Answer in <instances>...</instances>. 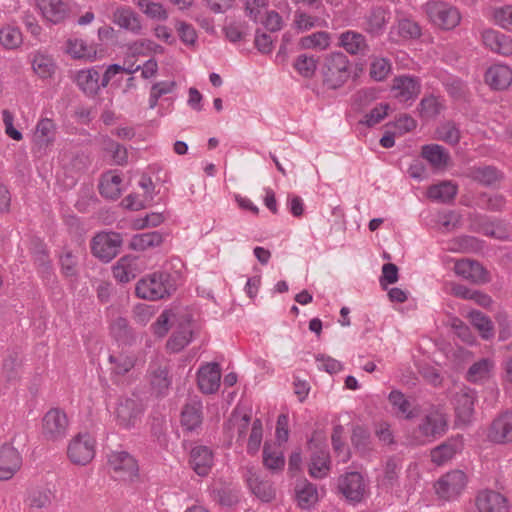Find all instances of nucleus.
Listing matches in <instances>:
<instances>
[{
    "label": "nucleus",
    "instance_id": "nucleus-1",
    "mask_svg": "<svg viewBox=\"0 0 512 512\" xmlns=\"http://www.w3.org/2000/svg\"><path fill=\"white\" fill-rule=\"evenodd\" d=\"M179 275L162 270L141 278L135 287L138 298L156 301L171 296L177 289Z\"/></svg>",
    "mask_w": 512,
    "mask_h": 512
},
{
    "label": "nucleus",
    "instance_id": "nucleus-2",
    "mask_svg": "<svg viewBox=\"0 0 512 512\" xmlns=\"http://www.w3.org/2000/svg\"><path fill=\"white\" fill-rule=\"evenodd\" d=\"M323 85L328 89L342 87L351 76L350 63L342 52L328 54L321 68Z\"/></svg>",
    "mask_w": 512,
    "mask_h": 512
},
{
    "label": "nucleus",
    "instance_id": "nucleus-3",
    "mask_svg": "<svg viewBox=\"0 0 512 512\" xmlns=\"http://www.w3.org/2000/svg\"><path fill=\"white\" fill-rule=\"evenodd\" d=\"M447 430V416L438 406L431 405L421 418L416 433L424 442H433L442 437Z\"/></svg>",
    "mask_w": 512,
    "mask_h": 512
},
{
    "label": "nucleus",
    "instance_id": "nucleus-4",
    "mask_svg": "<svg viewBox=\"0 0 512 512\" xmlns=\"http://www.w3.org/2000/svg\"><path fill=\"white\" fill-rule=\"evenodd\" d=\"M337 491L353 505L363 502L370 494L368 483L357 471L340 475L337 480Z\"/></svg>",
    "mask_w": 512,
    "mask_h": 512
},
{
    "label": "nucleus",
    "instance_id": "nucleus-5",
    "mask_svg": "<svg viewBox=\"0 0 512 512\" xmlns=\"http://www.w3.org/2000/svg\"><path fill=\"white\" fill-rule=\"evenodd\" d=\"M122 243L123 238L120 233L102 231L92 238L91 252L101 262L108 263L119 254Z\"/></svg>",
    "mask_w": 512,
    "mask_h": 512
},
{
    "label": "nucleus",
    "instance_id": "nucleus-6",
    "mask_svg": "<svg viewBox=\"0 0 512 512\" xmlns=\"http://www.w3.org/2000/svg\"><path fill=\"white\" fill-rule=\"evenodd\" d=\"M425 11L434 25L444 30L455 28L461 20L458 9L444 1H429Z\"/></svg>",
    "mask_w": 512,
    "mask_h": 512
},
{
    "label": "nucleus",
    "instance_id": "nucleus-7",
    "mask_svg": "<svg viewBox=\"0 0 512 512\" xmlns=\"http://www.w3.org/2000/svg\"><path fill=\"white\" fill-rule=\"evenodd\" d=\"M108 465L118 480L133 482L139 477L138 461L127 451H112Z\"/></svg>",
    "mask_w": 512,
    "mask_h": 512
},
{
    "label": "nucleus",
    "instance_id": "nucleus-8",
    "mask_svg": "<svg viewBox=\"0 0 512 512\" xmlns=\"http://www.w3.org/2000/svg\"><path fill=\"white\" fill-rule=\"evenodd\" d=\"M69 421L60 408H51L42 419V436L46 441H62L68 432Z\"/></svg>",
    "mask_w": 512,
    "mask_h": 512
},
{
    "label": "nucleus",
    "instance_id": "nucleus-9",
    "mask_svg": "<svg viewBox=\"0 0 512 512\" xmlns=\"http://www.w3.org/2000/svg\"><path fill=\"white\" fill-rule=\"evenodd\" d=\"M94 439L87 433L78 434L69 443L67 455L76 465L88 464L95 455Z\"/></svg>",
    "mask_w": 512,
    "mask_h": 512
},
{
    "label": "nucleus",
    "instance_id": "nucleus-10",
    "mask_svg": "<svg viewBox=\"0 0 512 512\" xmlns=\"http://www.w3.org/2000/svg\"><path fill=\"white\" fill-rule=\"evenodd\" d=\"M57 126L50 118H41L35 127L33 135V152L38 155L47 153L56 140Z\"/></svg>",
    "mask_w": 512,
    "mask_h": 512
},
{
    "label": "nucleus",
    "instance_id": "nucleus-11",
    "mask_svg": "<svg viewBox=\"0 0 512 512\" xmlns=\"http://www.w3.org/2000/svg\"><path fill=\"white\" fill-rule=\"evenodd\" d=\"M467 483V477L461 470H453L443 475L436 483L435 489L439 497L450 500L458 496Z\"/></svg>",
    "mask_w": 512,
    "mask_h": 512
},
{
    "label": "nucleus",
    "instance_id": "nucleus-12",
    "mask_svg": "<svg viewBox=\"0 0 512 512\" xmlns=\"http://www.w3.org/2000/svg\"><path fill=\"white\" fill-rule=\"evenodd\" d=\"M203 404L200 400L190 399L182 408L181 427L186 433L199 434L203 424Z\"/></svg>",
    "mask_w": 512,
    "mask_h": 512
},
{
    "label": "nucleus",
    "instance_id": "nucleus-13",
    "mask_svg": "<svg viewBox=\"0 0 512 512\" xmlns=\"http://www.w3.org/2000/svg\"><path fill=\"white\" fill-rule=\"evenodd\" d=\"M454 271L469 282L482 285L491 281L488 270L476 260L461 259L455 263Z\"/></svg>",
    "mask_w": 512,
    "mask_h": 512
},
{
    "label": "nucleus",
    "instance_id": "nucleus-14",
    "mask_svg": "<svg viewBox=\"0 0 512 512\" xmlns=\"http://www.w3.org/2000/svg\"><path fill=\"white\" fill-rule=\"evenodd\" d=\"M488 439L496 444L512 442V411L506 410L499 414L490 424Z\"/></svg>",
    "mask_w": 512,
    "mask_h": 512
},
{
    "label": "nucleus",
    "instance_id": "nucleus-15",
    "mask_svg": "<svg viewBox=\"0 0 512 512\" xmlns=\"http://www.w3.org/2000/svg\"><path fill=\"white\" fill-rule=\"evenodd\" d=\"M421 81L416 76L402 75L393 81L394 97L399 102L415 100L421 93Z\"/></svg>",
    "mask_w": 512,
    "mask_h": 512
},
{
    "label": "nucleus",
    "instance_id": "nucleus-16",
    "mask_svg": "<svg viewBox=\"0 0 512 512\" xmlns=\"http://www.w3.org/2000/svg\"><path fill=\"white\" fill-rule=\"evenodd\" d=\"M142 413L139 401L131 398L121 399L115 411L118 425L125 429L134 427Z\"/></svg>",
    "mask_w": 512,
    "mask_h": 512
},
{
    "label": "nucleus",
    "instance_id": "nucleus-17",
    "mask_svg": "<svg viewBox=\"0 0 512 512\" xmlns=\"http://www.w3.org/2000/svg\"><path fill=\"white\" fill-rule=\"evenodd\" d=\"M479 512H509L508 499L494 490L480 491L475 499Z\"/></svg>",
    "mask_w": 512,
    "mask_h": 512
},
{
    "label": "nucleus",
    "instance_id": "nucleus-18",
    "mask_svg": "<svg viewBox=\"0 0 512 512\" xmlns=\"http://www.w3.org/2000/svg\"><path fill=\"white\" fill-rule=\"evenodd\" d=\"M391 19L390 11L382 6H375L365 15L364 30L373 37L381 36Z\"/></svg>",
    "mask_w": 512,
    "mask_h": 512
},
{
    "label": "nucleus",
    "instance_id": "nucleus-19",
    "mask_svg": "<svg viewBox=\"0 0 512 512\" xmlns=\"http://www.w3.org/2000/svg\"><path fill=\"white\" fill-rule=\"evenodd\" d=\"M213 463L214 455L208 446L198 445L191 449L189 465L198 476H207L213 467Z\"/></svg>",
    "mask_w": 512,
    "mask_h": 512
},
{
    "label": "nucleus",
    "instance_id": "nucleus-20",
    "mask_svg": "<svg viewBox=\"0 0 512 512\" xmlns=\"http://www.w3.org/2000/svg\"><path fill=\"white\" fill-rule=\"evenodd\" d=\"M22 457L14 447L4 444L0 447V480H8L20 469Z\"/></svg>",
    "mask_w": 512,
    "mask_h": 512
},
{
    "label": "nucleus",
    "instance_id": "nucleus-21",
    "mask_svg": "<svg viewBox=\"0 0 512 512\" xmlns=\"http://www.w3.org/2000/svg\"><path fill=\"white\" fill-rule=\"evenodd\" d=\"M221 369L218 363H208L197 373L199 389L205 394L215 393L220 386Z\"/></svg>",
    "mask_w": 512,
    "mask_h": 512
},
{
    "label": "nucleus",
    "instance_id": "nucleus-22",
    "mask_svg": "<svg viewBox=\"0 0 512 512\" xmlns=\"http://www.w3.org/2000/svg\"><path fill=\"white\" fill-rule=\"evenodd\" d=\"M100 74L97 67L79 70L75 76V83L79 90L87 97L94 98L101 90Z\"/></svg>",
    "mask_w": 512,
    "mask_h": 512
},
{
    "label": "nucleus",
    "instance_id": "nucleus-23",
    "mask_svg": "<svg viewBox=\"0 0 512 512\" xmlns=\"http://www.w3.org/2000/svg\"><path fill=\"white\" fill-rule=\"evenodd\" d=\"M388 400L395 411V415L399 418L413 420L421 414L420 406L412 405L401 391L392 390L388 395Z\"/></svg>",
    "mask_w": 512,
    "mask_h": 512
},
{
    "label": "nucleus",
    "instance_id": "nucleus-24",
    "mask_svg": "<svg viewBox=\"0 0 512 512\" xmlns=\"http://www.w3.org/2000/svg\"><path fill=\"white\" fill-rule=\"evenodd\" d=\"M484 45L491 51L508 56L512 54V39L497 30L488 29L482 33Z\"/></svg>",
    "mask_w": 512,
    "mask_h": 512
},
{
    "label": "nucleus",
    "instance_id": "nucleus-25",
    "mask_svg": "<svg viewBox=\"0 0 512 512\" xmlns=\"http://www.w3.org/2000/svg\"><path fill=\"white\" fill-rule=\"evenodd\" d=\"M485 82L493 90H504L512 83V71L507 65H493L485 73Z\"/></svg>",
    "mask_w": 512,
    "mask_h": 512
},
{
    "label": "nucleus",
    "instance_id": "nucleus-26",
    "mask_svg": "<svg viewBox=\"0 0 512 512\" xmlns=\"http://www.w3.org/2000/svg\"><path fill=\"white\" fill-rule=\"evenodd\" d=\"M37 6L43 17L53 24L61 23L68 16V5L62 0H38Z\"/></svg>",
    "mask_w": 512,
    "mask_h": 512
},
{
    "label": "nucleus",
    "instance_id": "nucleus-27",
    "mask_svg": "<svg viewBox=\"0 0 512 512\" xmlns=\"http://www.w3.org/2000/svg\"><path fill=\"white\" fill-rule=\"evenodd\" d=\"M468 176L475 182L485 186L493 187L499 183L504 175L495 166L484 165L474 166L469 169Z\"/></svg>",
    "mask_w": 512,
    "mask_h": 512
},
{
    "label": "nucleus",
    "instance_id": "nucleus-28",
    "mask_svg": "<svg viewBox=\"0 0 512 512\" xmlns=\"http://www.w3.org/2000/svg\"><path fill=\"white\" fill-rule=\"evenodd\" d=\"M461 449V440L459 438H450L431 450V461L437 466H441L451 460Z\"/></svg>",
    "mask_w": 512,
    "mask_h": 512
},
{
    "label": "nucleus",
    "instance_id": "nucleus-29",
    "mask_svg": "<svg viewBox=\"0 0 512 512\" xmlns=\"http://www.w3.org/2000/svg\"><path fill=\"white\" fill-rule=\"evenodd\" d=\"M246 481L251 492L263 502H269L275 497L272 484L269 481L261 480L253 469L247 471Z\"/></svg>",
    "mask_w": 512,
    "mask_h": 512
},
{
    "label": "nucleus",
    "instance_id": "nucleus-30",
    "mask_svg": "<svg viewBox=\"0 0 512 512\" xmlns=\"http://www.w3.org/2000/svg\"><path fill=\"white\" fill-rule=\"evenodd\" d=\"M421 156L434 168H444L450 161V154L439 144H426L421 148Z\"/></svg>",
    "mask_w": 512,
    "mask_h": 512
},
{
    "label": "nucleus",
    "instance_id": "nucleus-31",
    "mask_svg": "<svg viewBox=\"0 0 512 512\" xmlns=\"http://www.w3.org/2000/svg\"><path fill=\"white\" fill-rule=\"evenodd\" d=\"M421 29L418 23L404 18L398 21L397 25L392 27L389 32V39L398 42L400 39L409 40L420 37Z\"/></svg>",
    "mask_w": 512,
    "mask_h": 512
},
{
    "label": "nucleus",
    "instance_id": "nucleus-32",
    "mask_svg": "<svg viewBox=\"0 0 512 512\" xmlns=\"http://www.w3.org/2000/svg\"><path fill=\"white\" fill-rule=\"evenodd\" d=\"M295 492L297 504L301 509L309 510L318 501L317 487L306 479L297 483Z\"/></svg>",
    "mask_w": 512,
    "mask_h": 512
},
{
    "label": "nucleus",
    "instance_id": "nucleus-33",
    "mask_svg": "<svg viewBox=\"0 0 512 512\" xmlns=\"http://www.w3.org/2000/svg\"><path fill=\"white\" fill-rule=\"evenodd\" d=\"M458 192V186L452 181H442L431 185L427 190V196L431 200L440 203H449L454 200Z\"/></svg>",
    "mask_w": 512,
    "mask_h": 512
},
{
    "label": "nucleus",
    "instance_id": "nucleus-34",
    "mask_svg": "<svg viewBox=\"0 0 512 512\" xmlns=\"http://www.w3.org/2000/svg\"><path fill=\"white\" fill-rule=\"evenodd\" d=\"M468 318L483 340L488 341L494 338V324L489 316L479 310H471L468 313Z\"/></svg>",
    "mask_w": 512,
    "mask_h": 512
},
{
    "label": "nucleus",
    "instance_id": "nucleus-35",
    "mask_svg": "<svg viewBox=\"0 0 512 512\" xmlns=\"http://www.w3.org/2000/svg\"><path fill=\"white\" fill-rule=\"evenodd\" d=\"M193 331L189 320L181 323L167 341V348L172 352H179L192 340Z\"/></svg>",
    "mask_w": 512,
    "mask_h": 512
},
{
    "label": "nucleus",
    "instance_id": "nucleus-36",
    "mask_svg": "<svg viewBox=\"0 0 512 512\" xmlns=\"http://www.w3.org/2000/svg\"><path fill=\"white\" fill-rule=\"evenodd\" d=\"M150 375L151 387L157 396L163 397L167 395L172 384V379L169 376L168 368L166 366H158L155 369L150 367Z\"/></svg>",
    "mask_w": 512,
    "mask_h": 512
},
{
    "label": "nucleus",
    "instance_id": "nucleus-37",
    "mask_svg": "<svg viewBox=\"0 0 512 512\" xmlns=\"http://www.w3.org/2000/svg\"><path fill=\"white\" fill-rule=\"evenodd\" d=\"M67 52L76 59L96 60L97 49L94 44H88L82 39H68Z\"/></svg>",
    "mask_w": 512,
    "mask_h": 512
},
{
    "label": "nucleus",
    "instance_id": "nucleus-38",
    "mask_svg": "<svg viewBox=\"0 0 512 512\" xmlns=\"http://www.w3.org/2000/svg\"><path fill=\"white\" fill-rule=\"evenodd\" d=\"M339 39L340 46L352 55L363 53L367 48L365 36L356 31H345Z\"/></svg>",
    "mask_w": 512,
    "mask_h": 512
},
{
    "label": "nucleus",
    "instance_id": "nucleus-39",
    "mask_svg": "<svg viewBox=\"0 0 512 512\" xmlns=\"http://www.w3.org/2000/svg\"><path fill=\"white\" fill-rule=\"evenodd\" d=\"M163 240V235L159 231L136 234L132 237L129 247L135 251H145L160 246Z\"/></svg>",
    "mask_w": 512,
    "mask_h": 512
},
{
    "label": "nucleus",
    "instance_id": "nucleus-40",
    "mask_svg": "<svg viewBox=\"0 0 512 512\" xmlns=\"http://www.w3.org/2000/svg\"><path fill=\"white\" fill-rule=\"evenodd\" d=\"M330 470V455L328 450L311 453L309 474L314 478H324Z\"/></svg>",
    "mask_w": 512,
    "mask_h": 512
},
{
    "label": "nucleus",
    "instance_id": "nucleus-41",
    "mask_svg": "<svg viewBox=\"0 0 512 512\" xmlns=\"http://www.w3.org/2000/svg\"><path fill=\"white\" fill-rule=\"evenodd\" d=\"M475 398L469 393H462L456 398L455 414L459 422L468 424L474 414Z\"/></svg>",
    "mask_w": 512,
    "mask_h": 512
},
{
    "label": "nucleus",
    "instance_id": "nucleus-42",
    "mask_svg": "<svg viewBox=\"0 0 512 512\" xmlns=\"http://www.w3.org/2000/svg\"><path fill=\"white\" fill-rule=\"evenodd\" d=\"M113 338L121 345H131L134 335L128 320L124 317H117L110 326Z\"/></svg>",
    "mask_w": 512,
    "mask_h": 512
},
{
    "label": "nucleus",
    "instance_id": "nucleus-43",
    "mask_svg": "<svg viewBox=\"0 0 512 512\" xmlns=\"http://www.w3.org/2000/svg\"><path fill=\"white\" fill-rule=\"evenodd\" d=\"M436 138L449 145L460 142L461 132L459 126L452 120L440 123L435 130Z\"/></svg>",
    "mask_w": 512,
    "mask_h": 512
},
{
    "label": "nucleus",
    "instance_id": "nucleus-44",
    "mask_svg": "<svg viewBox=\"0 0 512 512\" xmlns=\"http://www.w3.org/2000/svg\"><path fill=\"white\" fill-rule=\"evenodd\" d=\"M115 22L121 28L129 30L135 34L141 31V22L139 15L130 8H123L115 13Z\"/></svg>",
    "mask_w": 512,
    "mask_h": 512
},
{
    "label": "nucleus",
    "instance_id": "nucleus-45",
    "mask_svg": "<svg viewBox=\"0 0 512 512\" xmlns=\"http://www.w3.org/2000/svg\"><path fill=\"white\" fill-rule=\"evenodd\" d=\"M31 254L39 272L44 275H49L51 273V261L46 245L41 241L34 242Z\"/></svg>",
    "mask_w": 512,
    "mask_h": 512
},
{
    "label": "nucleus",
    "instance_id": "nucleus-46",
    "mask_svg": "<svg viewBox=\"0 0 512 512\" xmlns=\"http://www.w3.org/2000/svg\"><path fill=\"white\" fill-rule=\"evenodd\" d=\"M121 183L119 175H104L99 183V193L107 199L116 200L121 195Z\"/></svg>",
    "mask_w": 512,
    "mask_h": 512
},
{
    "label": "nucleus",
    "instance_id": "nucleus-47",
    "mask_svg": "<svg viewBox=\"0 0 512 512\" xmlns=\"http://www.w3.org/2000/svg\"><path fill=\"white\" fill-rule=\"evenodd\" d=\"M32 67L37 75L45 79L55 73L56 64L51 56L38 52L34 55Z\"/></svg>",
    "mask_w": 512,
    "mask_h": 512
},
{
    "label": "nucleus",
    "instance_id": "nucleus-48",
    "mask_svg": "<svg viewBox=\"0 0 512 512\" xmlns=\"http://www.w3.org/2000/svg\"><path fill=\"white\" fill-rule=\"evenodd\" d=\"M151 435L157 444L163 448H167L169 437L167 434V421L162 415L153 416L150 424Z\"/></svg>",
    "mask_w": 512,
    "mask_h": 512
},
{
    "label": "nucleus",
    "instance_id": "nucleus-49",
    "mask_svg": "<svg viewBox=\"0 0 512 512\" xmlns=\"http://www.w3.org/2000/svg\"><path fill=\"white\" fill-rule=\"evenodd\" d=\"M263 465L274 473L282 471L285 465L283 453L272 451L271 445L267 442L263 446Z\"/></svg>",
    "mask_w": 512,
    "mask_h": 512
},
{
    "label": "nucleus",
    "instance_id": "nucleus-50",
    "mask_svg": "<svg viewBox=\"0 0 512 512\" xmlns=\"http://www.w3.org/2000/svg\"><path fill=\"white\" fill-rule=\"evenodd\" d=\"M478 204L482 209L501 212L506 206V199L501 194L481 193L478 198Z\"/></svg>",
    "mask_w": 512,
    "mask_h": 512
},
{
    "label": "nucleus",
    "instance_id": "nucleus-51",
    "mask_svg": "<svg viewBox=\"0 0 512 512\" xmlns=\"http://www.w3.org/2000/svg\"><path fill=\"white\" fill-rule=\"evenodd\" d=\"M0 43L6 49H15L22 43V33L18 27L6 26L0 30Z\"/></svg>",
    "mask_w": 512,
    "mask_h": 512
},
{
    "label": "nucleus",
    "instance_id": "nucleus-52",
    "mask_svg": "<svg viewBox=\"0 0 512 512\" xmlns=\"http://www.w3.org/2000/svg\"><path fill=\"white\" fill-rule=\"evenodd\" d=\"M493 363L488 358H482L479 361L473 363L467 372V380L470 382H477L488 377Z\"/></svg>",
    "mask_w": 512,
    "mask_h": 512
},
{
    "label": "nucleus",
    "instance_id": "nucleus-53",
    "mask_svg": "<svg viewBox=\"0 0 512 512\" xmlns=\"http://www.w3.org/2000/svg\"><path fill=\"white\" fill-rule=\"evenodd\" d=\"M418 112L423 119H432L440 114L441 105L434 95L425 96L418 104Z\"/></svg>",
    "mask_w": 512,
    "mask_h": 512
},
{
    "label": "nucleus",
    "instance_id": "nucleus-54",
    "mask_svg": "<svg viewBox=\"0 0 512 512\" xmlns=\"http://www.w3.org/2000/svg\"><path fill=\"white\" fill-rule=\"evenodd\" d=\"M136 4L151 19L165 21L168 18V13L161 3L150 0H137Z\"/></svg>",
    "mask_w": 512,
    "mask_h": 512
},
{
    "label": "nucleus",
    "instance_id": "nucleus-55",
    "mask_svg": "<svg viewBox=\"0 0 512 512\" xmlns=\"http://www.w3.org/2000/svg\"><path fill=\"white\" fill-rule=\"evenodd\" d=\"M400 470V459L395 456L388 458L384 469L383 485L391 488L395 486L398 482Z\"/></svg>",
    "mask_w": 512,
    "mask_h": 512
},
{
    "label": "nucleus",
    "instance_id": "nucleus-56",
    "mask_svg": "<svg viewBox=\"0 0 512 512\" xmlns=\"http://www.w3.org/2000/svg\"><path fill=\"white\" fill-rule=\"evenodd\" d=\"M329 33L318 31L311 35L302 37L299 45L302 49L320 48L325 49L329 45Z\"/></svg>",
    "mask_w": 512,
    "mask_h": 512
},
{
    "label": "nucleus",
    "instance_id": "nucleus-57",
    "mask_svg": "<svg viewBox=\"0 0 512 512\" xmlns=\"http://www.w3.org/2000/svg\"><path fill=\"white\" fill-rule=\"evenodd\" d=\"M293 66L301 76L310 78L317 69V59L313 55L301 54L296 58Z\"/></svg>",
    "mask_w": 512,
    "mask_h": 512
},
{
    "label": "nucleus",
    "instance_id": "nucleus-58",
    "mask_svg": "<svg viewBox=\"0 0 512 512\" xmlns=\"http://www.w3.org/2000/svg\"><path fill=\"white\" fill-rule=\"evenodd\" d=\"M263 437V425L260 419H255L252 423L251 433L247 443V453L249 455H255L261 446Z\"/></svg>",
    "mask_w": 512,
    "mask_h": 512
},
{
    "label": "nucleus",
    "instance_id": "nucleus-59",
    "mask_svg": "<svg viewBox=\"0 0 512 512\" xmlns=\"http://www.w3.org/2000/svg\"><path fill=\"white\" fill-rule=\"evenodd\" d=\"M213 499L221 506L231 507L239 501L238 491L230 487L216 488Z\"/></svg>",
    "mask_w": 512,
    "mask_h": 512
},
{
    "label": "nucleus",
    "instance_id": "nucleus-60",
    "mask_svg": "<svg viewBox=\"0 0 512 512\" xmlns=\"http://www.w3.org/2000/svg\"><path fill=\"white\" fill-rule=\"evenodd\" d=\"M248 25L245 21H233L223 27L225 37L232 43L244 39L247 35Z\"/></svg>",
    "mask_w": 512,
    "mask_h": 512
},
{
    "label": "nucleus",
    "instance_id": "nucleus-61",
    "mask_svg": "<svg viewBox=\"0 0 512 512\" xmlns=\"http://www.w3.org/2000/svg\"><path fill=\"white\" fill-rule=\"evenodd\" d=\"M389 109V104L380 103L378 106L370 110V112L365 114L364 118L360 120L359 123L367 127H373L376 124L380 123L388 115Z\"/></svg>",
    "mask_w": 512,
    "mask_h": 512
},
{
    "label": "nucleus",
    "instance_id": "nucleus-62",
    "mask_svg": "<svg viewBox=\"0 0 512 512\" xmlns=\"http://www.w3.org/2000/svg\"><path fill=\"white\" fill-rule=\"evenodd\" d=\"M53 498L54 495L50 489L40 488L33 490L30 493L28 499L31 507L41 509L48 507L51 504Z\"/></svg>",
    "mask_w": 512,
    "mask_h": 512
},
{
    "label": "nucleus",
    "instance_id": "nucleus-63",
    "mask_svg": "<svg viewBox=\"0 0 512 512\" xmlns=\"http://www.w3.org/2000/svg\"><path fill=\"white\" fill-rule=\"evenodd\" d=\"M109 361L113 364L111 368L112 372L116 375H124L129 372L134 367V359L130 356L120 354V355H110Z\"/></svg>",
    "mask_w": 512,
    "mask_h": 512
},
{
    "label": "nucleus",
    "instance_id": "nucleus-64",
    "mask_svg": "<svg viewBox=\"0 0 512 512\" xmlns=\"http://www.w3.org/2000/svg\"><path fill=\"white\" fill-rule=\"evenodd\" d=\"M352 445L359 451L365 452L369 448L370 444V433L362 426H355L351 435Z\"/></svg>",
    "mask_w": 512,
    "mask_h": 512
}]
</instances>
